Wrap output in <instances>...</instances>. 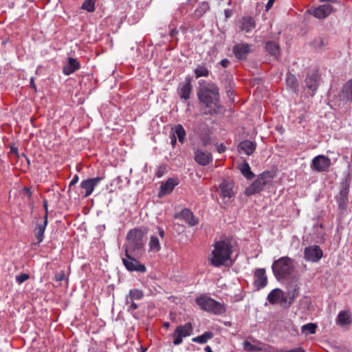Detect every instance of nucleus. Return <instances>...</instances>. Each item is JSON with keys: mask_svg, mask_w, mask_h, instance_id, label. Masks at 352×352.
Returning <instances> with one entry per match:
<instances>
[{"mask_svg": "<svg viewBox=\"0 0 352 352\" xmlns=\"http://www.w3.org/2000/svg\"><path fill=\"white\" fill-rule=\"evenodd\" d=\"M197 94L200 102L208 109V113H221V106L219 104V89L214 83L205 82L199 88Z\"/></svg>", "mask_w": 352, "mask_h": 352, "instance_id": "nucleus-1", "label": "nucleus"}, {"mask_svg": "<svg viewBox=\"0 0 352 352\" xmlns=\"http://www.w3.org/2000/svg\"><path fill=\"white\" fill-rule=\"evenodd\" d=\"M232 247L228 241H219L214 245V249L208 257L211 265L215 267L224 265L230 260Z\"/></svg>", "mask_w": 352, "mask_h": 352, "instance_id": "nucleus-2", "label": "nucleus"}, {"mask_svg": "<svg viewBox=\"0 0 352 352\" xmlns=\"http://www.w3.org/2000/svg\"><path fill=\"white\" fill-rule=\"evenodd\" d=\"M144 232L140 229H133L129 232L126 236V243L124 245L125 254H133L140 256L144 250Z\"/></svg>", "mask_w": 352, "mask_h": 352, "instance_id": "nucleus-3", "label": "nucleus"}, {"mask_svg": "<svg viewBox=\"0 0 352 352\" xmlns=\"http://www.w3.org/2000/svg\"><path fill=\"white\" fill-rule=\"evenodd\" d=\"M272 271L275 277L278 280L287 278L294 270L293 261L288 256H283L274 261Z\"/></svg>", "mask_w": 352, "mask_h": 352, "instance_id": "nucleus-4", "label": "nucleus"}, {"mask_svg": "<svg viewBox=\"0 0 352 352\" xmlns=\"http://www.w3.org/2000/svg\"><path fill=\"white\" fill-rule=\"evenodd\" d=\"M195 301L200 308L204 311H210L217 315H220L226 312V308L223 304L217 302L206 295H201L197 297Z\"/></svg>", "mask_w": 352, "mask_h": 352, "instance_id": "nucleus-5", "label": "nucleus"}, {"mask_svg": "<svg viewBox=\"0 0 352 352\" xmlns=\"http://www.w3.org/2000/svg\"><path fill=\"white\" fill-rule=\"evenodd\" d=\"M350 179L346 177L340 183V192L336 196V200L340 209H345L347 206Z\"/></svg>", "mask_w": 352, "mask_h": 352, "instance_id": "nucleus-6", "label": "nucleus"}, {"mask_svg": "<svg viewBox=\"0 0 352 352\" xmlns=\"http://www.w3.org/2000/svg\"><path fill=\"white\" fill-rule=\"evenodd\" d=\"M126 258H122V263L127 270L133 272H146V267L141 264L137 258L140 256H135L133 254H125Z\"/></svg>", "mask_w": 352, "mask_h": 352, "instance_id": "nucleus-7", "label": "nucleus"}, {"mask_svg": "<svg viewBox=\"0 0 352 352\" xmlns=\"http://www.w3.org/2000/svg\"><path fill=\"white\" fill-rule=\"evenodd\" d=\"M192 329V326L190 322L177 327L173 334V337L174 338L173 344H180L183 341V338L191 335Z\"/></svg>", "mask_w": 352, "mask_h": 352, "instance_id": "nucleus-8", "label": "nucleus"}, {"mask_svg": "<svg viewBox=\"0 0 352 352\" xmlns=\"http://www.w3.org/2000/svg\"><path fill=\"white\" fill-rule=\"evenodd\" d=\"M331 165V162L329 157L319 155L312 160L310 166L311 169L317 172H325L328 170Z\"/></svg>", "mask_w": 352, "mask_h": 352, "instance_id": "nucleus-9", "label": "nucleus"}, {"mask_svg": "<svg viewBox=\"0 0 352 352\" xmlns=\"http://www.w3.org/2000/svg\"><path fill=\"white\" fill-rule=\"evenodd\" d=\"M195 161L201 166H206L212 161V155L208 151H204L201 148H194Z\"/></svg>", "mask_w": 352, "mask_h": 352, "instance_id": "nucleus-10", "label": "nucleus"}, {"mask_svg": "<svg viewBox=\"0 0 352 352\" xmlns=\"http://www.w3.org/2000/svg\"><path fill=\"white\" fill-rule=\"evenodd\" d=\"M319 75L317 72L312 71L307 74L305 80V87L309 90L311 96H314L319 85Z\"/></svg>", "mask_w": 352, "mask_h": 352, "instance_id": "nucleus-11", "label": "nucleus"}, {"mask_svg": "<svg viewBox=\"0 0 352 352\" xmlns=\"http://www.w3.org/2000/svg\"><path fill=\"white\" fill-rule=\"evenodd\" d=\"M333 11V7L330 4H323L317 8L309 10L307 12L314 15L316 19H324Z\"/></svg>", "mask_w": 352, "mask_h": 352, "instance_id": "nucleus-12", "label": "nucleus"}, {"mask_svg": "<svg viewBox=\"0 0 352 352\" xmlns=\"http://www.w3.org/2000/svg\"><path fill=\"white\" fill-rule=\"evenodd\" d=\"M304 254L307 261L314 263L319 261L323 255L322 250L318 245L305 248Z\"/></svg>", "mask_w": 352, "mask_h": 352, "instance_id": "nucleus-13", "label": "nucleus"}, {"mask_svg": "<svg viewBox=\"0 0 352 352\" xmlns=\"http://www.w3.org/2000/svg\"><path fill=\"white\" fill-rule=\"evenodd\" d=\"M266 176L261 175L249 187L245 189L247 195H252L261 191L267 184Z\"/></svg>", "mask_w": 352, "mask_h": 352, "instance_id": "nucleus-14", "label": "nucleus"}, {"mask_svg": "<svg viewBox=\"0 0 352 352\" xmlns=\"http://www.w3.org/2000/svg\"><path fill=\"white\" fill-rule=\"evenodd\" d=\"M102 177H96L83 180L80 183V187L85 190V197H87L93 192L94 188L102 181Z\"/></svg>", "mask_w": 352, "mask_h": 352, "instance_id": "nucleus-15", "label": "nucleus"}, {"mask_svg": "<svg viewBox=\"0 0 352 352\" xmlns=\"http://www.w3.org/2000/svg\"><path fill=\"white\" fill-rule=\"evenodd\" d=\"M254 287L258 290L267 285V278L264 268H258L254 271Z\"/></svg>", "mask_w": 352, "mask_h": 352, "instance_id": "nucleus-16", "label": "nucleus"}, {"mask_svg": "<svg viewBox=\"0 0 352 352\" xmlns=\"http://www.w3.org/2000/svg\"><path fill=\"white\" fill-rule=\"evenodd\" d=\"M338 98L340 101L343 102H352V78L343 85Z\"/></svg>", "mask_w": 352, "mask_h": 352, "instance_id": "nucleus-17", "label": "nucleus"}, {"mask_svg": "<svg viewBox=\"0 0 352 352\" xmlns=\"http://www.w3.org/2000/svg\"><path fill=\"white\" fill-rule=\"evenodd\" d=\"M250 52L251 45L248 43H239L233 48V52L236 58L239 60H245Z\"/></svg>", "mask_w": 352, "mask_h": 352, "instance_id": "nucleus-18", "label": "nucleus"}, {"mask_svg": "<svg viewBox=\"0 0 352 352\" xmlns=\"http://www.w3.org/2000/svg\"><path fill=\"white\" fill-rule=\"evenodd\" d=\"M270 304L274 305L279 302H283L287 300L284 296V292L278 288H276L271 291L267 297Z\"/></svg>", "mask_w": 352, "mask_h": 352, "instance_id": "nucleus-19", "label": "nucleus"}, {"mask_svg": "<svg viewBox=\"0 0 352 352\" xmlns=\"http://www.w3.org/2000/svg\"><path fill=\"white\" fill-rule=\"evenodd\" d=\"M80 65L76 58L69 57L63 66V72L65 75H70L80 69Z\"/></svg>", "mask_w": 352, "mask_h": 352, "instance_id": "nucleus-20", "label": "nucleus"}, {"mask_svg": "<svg viewBox=\"0 0 352 352\" xmlns=\"http://www.w3.org/2000/svg\"><path fill=\"white\" fill-rule=\"evenodd\" d=\"M256 148V144L250 140L241 142L239 145V151L248 155H252Z\"/></svg>", "mask_w": 352, "mask_h": 352, "instance_id": "nucleus-21", "label": "nucleus"}, {"mask_svg": "<svg viewBox=\"0 0 352 352\" xmlns=\"http://www.w3.org/2000/svg\"><path fill=\"white\" fill-rule=\"evenodd\" d=\"M177 184L178 182L176 179L173 178L168 179L166 183H164L161 185L159 197H162L163 195L170 193L173 191L174 187Z\"/></svg>", "mask_w": 352, "mask_h": 352, "instance_id": "nucleus-22", "label": "nucleus"}, {"mask_svg": "<svg viewBox=\"0 0 352 352\" xmlns=\"http://www.w3.org/2000/svg\"><path fill=\"white\" fill-rule=\"evenodd\" d=\"M256 27V23L253 18L245 16L240 21V30L245 32H250Z\"/></svg>", "mask_w": 352, "mask_h": 352, "instance_id": "nucleus-23", "label": "nucleus"}, {"mask_svg": "<svg viewBox=\"0 0 352 352\" xmlns=\"http://www.w3.org/2000/svg\"><path fill=\"white\" fill-rule=\"evenodd\" d=\"M192 91V85L190 81L184 82L180 84L178 88V94L181 98L187 100L190 97Z\"/></svg>", "mask_w": 352, "mask_h": 352, "instance_id": "nucleus-24", "label": "nucleus"}, {"mask_svg": "<svg viewBox=\"0 0 352 352\" xmlns=\"http://www.w3.org/2000/svg\"><path fill=\"white\" fill-rule=\"evenodd\" d=\"M220 191L221 196L224 199L227 198L228 199H230L234 196L232 187L228 182H223L220 185Z\"/></svg>", "mask_w": 352, "mask_h": 352, "instance_id": "nucleus-25", "label": "nucleus"}, {"mask_svg": "<svg viewBox=\"0 0 352 352\" xmlns=\"http://www.w3.org/2000/svg\"><path fill=\"white\" fill-rule=\"evenodd\" d=\"M182 218L190 226L198 223L197 219L193 215L192 212L188 209H184L181 212Z\"/></svg>", "mask_w": 352, "mask_h": 352, "instance_id": "nucleus-26", "label": "nucleus"}, {"mask_svg": "<svg viewBox=\"0 0 352 352\" xmlns=\"http://www.w3.org/2000/svg\"><path fill=\"white\" fill-rule=\"evenodd\" d=\"M352 322L351 314L346 311H342L338 314L337 323L341 326L350 324Z\"/></svg>", "mask_w": 352, "mask_h": 352, "instance_id": "nucleus-27", "label": "nucleus"}, {"mask_svg": "<svg viewBox=\"0 0 352 352\" xmlns=\"http://www.w3.org/2000/svg\"><path fill=\"white\" fill-rule=\"evenodd\" d=\"M44 219L43 224L38 223L36 226L35 235L38 239L37 243H41L43 240V234L45 232V227L47 224V215H45Z\"/></svg>", "mask_w": 352, "mask_h": 352, "instance_id": "nucleus-28", "label": "nucleus"}, {"mask_svg": "<svg viewBox=\"0 0 352 352\" xmlns=\"http://www.w3.org/2000/svg\"><path fill=\"white\" fill-rule=\"evenodd\" d=\"M148 245H149V250L151 252H153L155 253L158 252L161 249L160 239H159L158 236H151Z\"/></svg>", "mask_w": 352, "mask_h": 352, "instance_id": "nucleus-29", "label": "nucleus"}, {"mask_svg": "<svg viewBox=\"0 0 352 352\" xmlns=\"http://www.w3.org/2000/svg\"><path fill=\"white\" fill-rule=\"evenodd\" d=\"M212 337V332L206 331L202 335L193 338L192 339V341L199 344H205L208 342V340L211 339Z\"/></svg>", "mask_w": 352, "mask_h": 352, "instance_id": "nucleus-30", "label": "nucleus"}, {"mask_svg": "<svg viewBox=\"0 0 352 352\" xmlns=\"http://www.w3.org/2000/svg\"><path fill=\"white\" fill-rule=\"evenodd\" d=\"M239 169L243 175L248 179H251L254 177V174L251 171L250 166L248 162H243L239 166Z\"/></svg>", "mask_w": 352, "mask_h": 352, "instance_id": "nucleus-31", "label": "nucleus"}, {"mask_svg": "<svg viewBox=\"0 0 352 352\" xmlns=\"http://www.w3.org/2000/svg\"><path fill=\"white\" fill-rule=\"evenodd\" d=\"M144 293L142 290L138 289H131L127 295V299H131V301L140 300L143 298Z\"/></svg>", "mask_w": 352, "mask_h": 352, "instance_id": "nucleus-32", "label": "nucleus"}, {"mask_svg": "<svg viewBox=\"0 0 352 352\" xmlns=\"http://www.w3.org/2000/svg\"><path fill=\"white\" fill-rule=\"evenodd\" d=\"M173 130V133H175V137H177L179 141L181 143H183L186 137V131L184 130L182 125L177 124Z\"/></svg>", "mask_w": 352, "mask_h": 352, "instance_id": "nucleus-33", "label": "nucleus"}, {"mask_svg": "<svg viewBox=\"0 0 352 352\" xmlns=\"http://www.w3.org/2000/svg\"><path fill=\"white\" fill-rule=\"evenodd\" d=\"M286 85L288 87L293 89L296 91L298 84L296 76L291 74H287L286 78Z\"/></svg>", "mask_w": 352, "mask_h": 352, "instance_id": "nucleus-34", "label": "nucleus"}, {"mask_svg": "<svg viewBox=\"0 0 352 352\" xmlns=\"http://www.w3.org/2000/svg\"><path fill=\"white\" fill-rule=\"evenodd\" d=\"M266 50L273 56H278L279 54V47L274 41H269L265 45Z\"/></svg>", "mask_w": 352, "mask_h": 352, "instance_id": "nucleus-35", "label": "nucleus"}, {"mask_svg": "<svg viewBox=\"0 0 352 352\" xmlns=\"http://www.w3.org/2000/svg\"><path fill=\"white\" fill-rule=\"evenodd\" d=\"M194 72L197 78L202 76L206 77L209 74V70L204 65H198V67L194 70Z\"/></svg>", "mask_w": 352, "mask_h": 352, "instance_id": "nucleus-36", "label": "nucleus"}, {"mask_svg": "<svg viewBox=\"0 0 352 352\" xmlns=\"http://www.w3.org/2000/svg\"><path fill=\"white\" fill-rule=\"evenodd\" d=\"M317 326L314 323H308L302 325L301 327V331L305 335L314 334L316 333Z\"/></svg>", "mask_w": 352, "mask_h": 352, "instance_id": "nucleus-37", "label": "nucleus"}, {"mask_svg": "<svg viewBox=\"0 0 352 352\" xmlns=\"http://www.w3.org/2000/svg\"><path fill=\"white\" fill-rule=\"evenodd\" d=\"M96 0H85L81 6V9L87 10L89 12H93L95 10V3Z\"/></svg>", "mask_w": 352, "mask_h": 352, "instance_id": "nucleus-38", "label": "nucleus"}, {"mask_svg": "<svg viewBox=\"0 0 352 352\" xmlns=\"http://www.w3.org/2000/svg\"><path fill=\"white\" fill-rule=\"evenodd\" d=\"M243 348L245 351H261V349L257 346L252 344L248 341H245L243 342Z\"/></svg>", "mask_w": 352, "mask_h": 352, "instance_id": "nucleus-39", "label": "nucleus"}, {"mask_svg": "<svg viewBox=\"0 0 352 352\" xmlns=\"http://www.w3.org/2000/svg\"><path fill=\"white\" fill-rule=\"evenodd\" d=\"M209 9V5L206 2L202 3L200 7L196 10V14L197 16H201Z\"/></svg>", "mask_w": 352, "mask_h": 352, "instance_id": "nucleus-40", "label": "nucleus"}, {"mask_svg": "<svg viewBox=\"0 0 352 352\" xmlns=\"http://www.w3.org/2000/svg\"><path fill=\"white\" fill-rule=\"evenodd\" d=\"M29 277L30 276L28 274H21L16 276V280L19 284H21L27 280Z\"/></svg>", "mask_w": 352, "mask_h": 352, "instance_id": "nucleus-41", "label": "nucleus"}, {"mask_svg": "<svg viewBox=\"0 0 352 352\" xmlns=\"http://www.w3.org/2000/svg\"><path fill=\"white\" fill-rule=\"evenodd\" d=\"M274 352H305V349L302 347H296L290 350L277 349Z\"/></svg>", "mask_w": 352, "mask_h": 352, "instance_id": "nucleus-42", "label": "nucleus"}, {"mask_svg": "<svg viewBox=\"0 0 352 352\" xmlns=\"http://www.w3.org/2000/svg\"><path fill=\"white\" fill-rule=\"evenodd\" d=\"M313 45L315 47H322L324 45V41L322 38H318L314 40Z\"/></svg>", "mask_w": 352, "mask_h": 352, "instance_id": "nucleus-43", "label": "nucleus"}, {"mask_svg": "<svg viewBox=\"0 0 352 352\" xmlns=\"http://www.w3.org/2000/svg\"><path fill=\"white\" fill-rule=\"evenodd\" d=\"M201 144L203 147H206L210 144V139L207 136H204L201 138Z\"/></svg>", "mask_w": 352, "mask_h": 352, "instance_id": "nucleus-44", "label": "nucleus"}, {"mask_svg": "<svg viewBox=\"0 0 352 352\" xmlns=\"http://www.w3.org/2000/svg\"><path fill=\"white\" fill-rule=\"evenodd\" d=\"M138 308V305L134 302V301L131 302V304L128 307L127 310L128 311H132L133 310H135Z\"/></svg>", "mask_w": 352, "mask_h": 352, "instance_id": "nucleus-45", "label": "nucleus"}, {"mask_svg": "<svg viewBox=\"0 0 352 352\" xmlns=\"http://www.w3.org/2000/svg\"><path fill=\"white\" fill-rule=\"evenodd\" d=\"M78 179H79V177L77 175H75L73 177V179H72V181L70 182L69 183V188L72 186H74L76 184L78 183Z\"/></svg>", "mask_w": 352, "mask_h": 352, "instance_id": "nucleus-46", "label": "nucleus"}, {"mask_svg": "<svg viewBox=\"0 0 352 352\" xmlns=\"http://www.w3.org/2000/svg\"><path fill=\"white\" fill-rule=\"evenodd\" d=\"M229 63H230V61H229L227 58H224V59H223V60L221 61V63H220V64L221 65V66H222L223 67H224V68L227 67L228 66Z\"/></svg>", "mask_w": 352, "mask_h": 352, "instance_id": "nucleus-47", "label": "nucleus"}, {"mask_svg": "<svg viewBox=\"0 0 352 352\" xmlns=\"http://www.w3.org/2000/svg\"><path fill=\"white\" fill-rule=\"evenodd\" d=\"M64 278H65L64 272H61V273L56 275V279L58 281H60V280H63Z\"/></svg>", "mask_w": 352, "mask_h": 352, "instance_id": "nucleus-48", "label": "nucleus"}, {"mask_svg": "<svg viewBox=\"0 0 352 352\" xmlns=\"http://www.w3.org/2000/svg\"><path fill=\"white\" fill-rule=\"evenodd\" d=\"M225 150H226V147L222 144L217 146V151L219 153L224 152Z\"/></svg>", "mask_w": 352, "mask_h": 352, "instance_id": "nucleus-49", "label": "nucleus"}, {"mask_svg": "<svg viewBox=\"0 0 352 352\" xmlns=\"http://www.w3.org/2000/svg\"><path fill=\"white\" fill-rule=\"evenodd\" d=\"M30 86L31 88L34 89V90H36V84L34 82V78H31L30 82Z\"/></svg>", "mask_w": 352, "mask_h": 352, "instance_id": "nucleus-50", "label": "nucleus"}, {"mask_svg": "<svg viewBox=\"0 0 352 352\" xmlns=\"http://www.w3.org/2000/svg\"><path fill=\"white\" fill-rule=\"evenodd\" d=\"M170 139H171L170 143H171V144L173 146H174L176 144V142H177V138L175 137V133H173L172 134V136H171Z\"/></svg>", "mask_w": 352, "mask_h": 352, "instance_id": "nucleus-51", "label": "nucleus"}, {"mask_svg": "<svg viewBox=\"0 0 352 352\" xmlns=\"http://www.w3.org/2000/svg\"><path fill=\"white\" fill-rule=\"evenodd\" d=\"M274 0H269L266 4V10H268L273 5Z\"/></svg>", "mask_w": 352, "mask_h": 352, "instance_id": "nucleus-52", "label": "nucleus"}, {"mask_svg": "<svg viewBox=\"0 0 352 352\" xmlns=\"http://www.w3.org/2000/svg\"><path fill=\"white\" fill-rule=\"evenodd\" d=\"M178 34V31L177 29H172L171 31L170 32V36L171 37H174L175 36H176L177 34Z\"/></svg>", "mask_w": 352, "mask_h": 352, "instance_id": "nucleus-53", "label": "nucleus"}, {"mask_svg": "<svg viewBox=\"0 0 352 352\" xmlns=\"http://www.w3.org/2000/svg\"><path fill=\"white\" fill-rule=\"evenodd\" d=\"M43 206L45 210V215H48V209H47V201L46 200L43 201Z\"/></svg>", "mask_w": 352, "mask_h": 352, "instance_id": "nucleus-54", "label": "nucleus"}, {"mask_svg": "<svg viewBox=\"0 0 352 352\" xmlns=\"http://www.w3.org/2000/svg\"><path fill=\"white\" fill-rule=\"evenodd\" d=\"M159 235L162 239L164 237V231L163 229L159 228Z\"/></svg>", "mask_w": 352, "mask_h": 352, "instance_id": "nucleus-55", "label": "nucleus"}, {"mask_svg": "<svg viewBox=\"0 0 352 352\" xmlns=\"http://www.w3.org/2000/svg\"><path fill=\"white\" fill-rule=\"evenodd\" d=\"M24 192L28 194L29 197L31 196L30 190L29 188H24Z\"/></svg>", "mask_w": 352, "mask_h": 352, "instance_id": "nucleus-56", "label": "nucleus"}, {"mask_svg": "<svg viewBox=\"0 0 352 352\" xmlns=\"http://www.w3.org/2000/svg\"><path fill=\"white\" fill-rule=\"evenodd\" d=\"M126 305H129V306L131 304V299H127V296L125 298Z\"/></svg>", "mask_w": 352, "mask_h": 352, "instance_id": "nucleus-57", "label": "nucleus"}, {"mask_svg": "<svg viewBox=\"0 0 352 352\" xmlns=\"http://www.w3.org/2000/svg\"><path fill=\"white\" fill-rule=\"evenodd\" d=\"M296 292V289H294V293H293L292 296L290 297V300H290L289 303H292V300H293V299L295 298V294H294V293H295Z\"/></svg>", "mask_w": 352, "mask_h": 352, "instance_id": "nucleus-58", "label": "nucleus"}, {"mask_svg": "<svg viewBox=\"0 0 352 352\" xmlns=\"http://www.w3.org/2000/svg\"><path fill=\"white\" fill-rule=\"evenodd\" d=\"M320 2H335L336 0H319Z\"/></svg>", "mask_w": 352, "mask_h": 352, "instance_id": "nucleus-59", "label": "nucleus"}, {"mask_svg": "<svg viewBox=\"0 0 352 352\" xmlns=\"http://www.w3.org/2000/svg\"><path fill=\"white\" fill-rule=\"evenodd\" d=\"M164 327H169V323H168V322H166V323L164 324Z\"/></svg>", "mask_w": 352, "mask_h": 352, "instance_id": "nucleus-60", "label": "nucleus"}]
</instances>
